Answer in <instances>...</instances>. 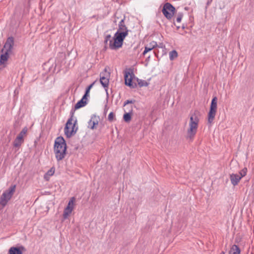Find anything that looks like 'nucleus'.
I'll return each mask as SVG.
<instances>
[{
  "label": "nucleus",
  "mask_w": 254,
  "mask_h": 254,
  "mask_svg": "<svg viewBox=\"0 0 254 254\" xmlns=\"http://www.w3.org/2000/svg\"><path fill=\"white\" fill-rule=\"evenodd\" d=\"M125 18L122 19L118 25V29L115 34V42L113 46L115 47H122L124 40L128 35V30L125 24Z\"/></svg>",
  "instance_id": "nucleus-1"
},
{
  "label": "nucleus",
  "mask_w": 254,
  "mask_h": 254,
  "mask_svg": "<svg viewBox=\"0 0 254 254\" xmlns=\"http://www.w3.org/2000/svg\"><path fill=\"white\" fill-rule=\"evenodd\" d=\"M54 151L58 161L63 160L65 157L66 151V144L63 137H58L55 139Z\"/></svg>",
  "instance_id": "nucleus-2"
},
{
  "label": "nucleus",
  "mask_w": 254,
  "mask_h": 254,
  "mask_svg": "<svg viewBox=\"0 0 254 254\" xmlns=\"http://www.w3.org/2000/svg\"><path fill=\"white\" fill-rule=\"evenodd\" d=\"M199 119L195 114H192L190 117L189 128L187 130V139L190 141H192L197 132L198 127Z\"/></svg>",
  "instance_id": "nucleus-3"
},
{
  "label": "nucleus",
  "mask_w": 254,
  "mask_h": 254,
  "mask_svg": "<svg viewBox=\"0 0 254 254\" xmlns=\"http://www.w3.org/2000/svg\"><path fill=\"white\" fill-rule=\"evenodd\" d=\"M73 114L74 111L72 110L70 113L71 117L67 120L64 129V133L68 138L70 137L72 135L75 134L77 129V127H75L76 120H75L73 123H72V117L73 116Z\"/></svg>",
  "instance_id": "nucleus-4"
},
{
  "label": "nucleus",
  "mask_w": 254,
  "mask_h": 254,
  "mask_svg": "<svg viewBox=\"0 0 254 254\" xmlns=\"http://www.w3.org/2000/svg\"><path fill=\"white\" fill-rule=\"evenodd\" d=\"M16 185H12L3 192L0 198V208H2L6 205L13 194Z\"/></svg>",
  "instance_id": "nucleus-5"
},
{
  "label": "nucleus",
  "mask_w": 254,
  "mask_h": 254,
  "mask_svg": "<svg viewBox=\"0 0 254 254\" xmlns=\"http://www.w3.org/2000/svg\"><path fill=\"white\" fill-rule=\"evenodd\" d=\"M217 106V98L216 96L213 97L210 107V110L208 114V123L211 124L213 123L216 116Z\"/></svg>",
  "instance_id": "nucleus-6"
},
{
  "label": "nucleus",
  "mask_w": 254,
  "mask_h": 254,
  "mask_svg": "<svg viewBox=\"0 0 254 254\" xmlns=\"http://www.w3.org/2000/svg\"><path fill=\"white\" fill-rule=\"evenodd\" d=\"M110 73L108 72L106 68L100 74V82L103 87L105 88L107 95H108V88L109 83V77Z\"/></svg>",
  "instance_id": "nucleus-7"
},
{
  "label": "nucleus",
  "mask_w": 254,
  "mask_h": 254,
  "mask_svg": "<svg viewBox=\"0 0 254 254\" xmlns=\"http://www.w3.org/2000/svg\"><path fill=\"white\" fill-rule=\"evenodd\" d=\"M175 8L170 3H166L162 9V13L164 16L168 19H171L174 14Z\"/></svg>",
  "instance_id": "nucleus-8"
},
{
  "label": "nucleus",
  "mask_w": 254,
  "mask_h": 254,
  "mask_svg": "<svg viewBox=\"0 0 254 254\" xmlns=\"http://www.w3.org/2000/svg\"><path fill=\"white\" fill-rule=\"evenodd\" d=\"M124 76L125 84L126 85L128 86L130 88H134L136 86V84L135 83L133 84L132 82L133 78L135 77L134 74L132 69H129L128 70L125 71Z\"/></svg>",
  "instance_id": "nucleus-9"
},
{
  "label": "nucleus",
  "mask_w": 254,
  "mask_h": 254,
  "mask_svg": "<svg viewBox=\"0 0 254 254\" xmlns=\"http://www.w3.org/2000/svg\"><path fill=\"white\" fill-rule=\"evenodd\" d=\"M14 45V39L13 37L7 38L4 45L3 48L1 49V52H7L11 54Z\"/></svg>",
  "instance_id": "nucleus-10"
},
{
  "label": "nucleus",
  "mask_w": 254,
  "mask_h": 254,
  "mask_svg": "<svg viewBox=\"0 0 254 254\" xmlns=\"http://www.w3.org/2000/svg\"><path fill=\"white\" fill-rule=\"evenodd\" d=\"M115 42V35L112 37L110 34H106L105 36L104 43L106 45H109V48L112 50H117L121 47H114L113 46V43Z\"/></svg>",
  "instance_id": "nucleus-11"
},
{
  "label": "nucleus",
  "mask_w": 254,
  "mask_h": 254,
  "mask_svg": "<svg viewBox=\"0 0 254 254\" xmlns=\"http://www.w3.org/2000/svg\"><path fill=\"white\" fill-rule=\"evenodd\" d=\"M24 247L20 246L19 247H12L8 251L9 254H23V252L25 251Z\"/></svg>",
  "instance_id": "nucleus-12"
},
{
  "label": "nucleus",
  "mask_w": 254,
  "mask_h": 254,
  "mask_svg": "<svg viewBox=\"0 0 254 254\" xmlns=\"http://www.w3.org/2000/svg\"><path fill=\"white\" fill-rule=\"evenodd\" d=\"M158 44L156 42L152 41L147 44L144 47V50L142 53V55L145 56L148 52L157 47Z\"/></svg>",
  "instance_id": "nucleus-13"
},
{
  "label": "nucleus",
  "mask_w": 254,
  "mask_h": 254,
  "mask_svg": "<svg viewBox=\"0 0 254 254\" xmlns=\"http://www.w3.org/2000/svg\"><path fill=\"white\" fill-rule=\"evenodd\" d=\"M230 178L232 184L235 186L238 184L242 178L239 174H232L230 175Z\"/></svg>",
  "instance_id": "nucleus-14"
},
{
  "label": "nucleus",
  "mask_w": 254,
  "mask_h": 254,
  "mask_svg": "<svg viewBox=\"0 0 254 254\" xmlns=\"http://www.w3.org/2000/svg\"><path fill=\"white\" fill-rule=\"evenodd\" d=\"M2 54H1L0 57V65H3V66L5 67V64L7 62L9 55L10 54L7 52H2Z\"/></svg>",
  "instance_id": "nucleus-15"
},
{
  "label": "nucleus",
  "mask_w": 254,
  "mask_h": 254,
  "mask_svg": "<svg viewBox=\"0 0 254 254\" xmlns=\"http://www.w3.org/2000/svg\"><path fill=\"white\" fill-rule=\"evenodd\" d=\"M87 98H84V95L82 97V99L77 102V103L74 106V109L77 110L81 107L85 106L86 104Z\"/></svg>",
  "instance_id": "nucleus-16"
},
{
  "label": "nucleus",
  "mask_w": 254,
  "mask_h": 254,
  "mask_svg": "<svg viewBox=\"0 0 254 254\" xmlns=\"http://www.w3.org/2000/svg\"><path fill=\"white\" fill-rule=\"evenodd\" d=\"M98 119H97L95 116H92L90 120L88 122V125L90 128L92 129H94L95 126L98 125Z\"/></svg>",
  "instance_id": "nucleus-17"
},
{
  "label": "nucleus",
  "mask_w": 254,
  "mask_h": 254,
  "mask_svg": "<svg viewBox=\"0 0 254 254\" xmlns=\"http://www.w3.org/2000/svg\"><path fill=\"white\" fill-rule=\"evenodd\" d=\"M55 169L54 167H52L48 172L44 175V178L46 181H49L50 178L55 173Z\"/></svg>",
  "instance_id": "nucleus-18"
},
{
  "label": "nucleus",
  "mask_w": 254,
  "mask_h": 254,
  "mask_svg": "<svg viewBox=\"0 0 254 254\" xmlns=\"http://www.w3.org/2000/svg\"><path fill=\"white\" fill-rule=\"evenodd\" d=\"M241 250L239 247L236 245H234L231 248L229 254H240Z\"/></svg>",
  "instance_id": "nucleus-19"
},
{
  "label": "nucleus",
  "mask_w": 254,
  "mask_h": 254,
  "mask_svg": "<svg viewBox=\"0 0 254 254\" xmlns=\"http://www.w3.org/2000/svg\"><path fill=\"white\" fill-rule=\"evenodd\" d=\"M72 208H69V207H66L64 211L63 217L64 219H66L68 216L71 213Z\"/></svg>",
  "instance_id": "nucleus-20"
},
{
  "label": "nucleus",
  "mask_w": 254,
  "mask_h": 254,
  "mask_svg": "<svg viewBox=\"0 0 254 254\" xmlns=\"http://www.w3.org/2000/svg\"><path fill=\"white\" fill-rule=\"evenodd\" d=\"M137 81L139 87H146L149 85V83L146 80L140 79L137 78Z\"/></svg>",
  "instance_id": "nucleus-21"
},
{
  "label": "nucleus",
  "mask_w": 254,
  "mask_h": 254,
  "mask_svg": "<svg viewBox=\"0 0 254 254\" xmlns=\"http://www.w3.org/2000/svg\"><path fill=\"white\" fill-rule=\"evenodd\" d=\"M178 57V53L176 50H173L169 53V58L171 61L174 60Z\"/></svg>",
  "instance_id": "nucleus-22"
},
{
  "label": "nucleus",
  "mask_w": 254,
  "mask_h": 254,
  "mask_svg": "<svg viewBox=\"0 0 254 254\" xmlns=\"http://www.w3.org/2000/svg\"><path fill=\"white\" fill-rule=\"evenodd\" d=\"M131 113H126L125 114L123 117L124 121L127 123L130 122L131 120Z\"/></svg>",
  "instance_id": "nucleus-23"
},
{
  "label": "nucleus",
  "mask_w": 254,
  "mask_h": 254,
  "mask_svg": "<svg viewBox=\"0 0 254 254\" xmlns=\"http://www.w3.org/2000/svg\"><path fill=\"white\" fill-rule=\"evenodd\" d=\"M95 81L93 82L92 83H91L90 85H89L87 88L86 89L85 93L84 94V98H87V96H89L88 94L90 92V89L93 87L94 84H95Z\"/></svg>",
  "instance_id": "nucleus-24"
},
{
  "label": "nucleus",
  "mask_w": 254,
  "mask_h": 254,
  "mask_svg": "<svg viewBox=\"0 0 254 254\" xmlns=\"http://www.w3.org/2000/svg\"><path fill=\"white\" fill-rule=\"evenodd\" d=\"M27 127H24L22 130L20 132V133L18 134V136L24 138V136L26 135L27 132Z\"/></svg>",
  "instance_id": "nucleus-25"
},
{
  "label": "nucleus",
  "mask_w": 254,
  "mask_h": 254,
  "mask_svg": "<svg viewBox=\"0 0 254 254\" xmlns=\"http://www.w3.org/2000/svg\"><path fill=\"white\" fill-rule=\"evenodd\" d=\"M22 143L23 142L15 138L13 142V145L14 147L19 148Z\"/></svg>",
  "instance_id": "nucleus-26"
},
{
  "label": "nucleus",
  "mask_w": 254,
  "mask_h": 254,
  "mask_svg": "<svg viewBox=\"0 0 254 254\" xmlns=\"http://www.w3.org/2000/svg\"><path fill=\"white\" fill-rule=\"evenodd\" d=\"M75 200V198L74 197H72L70 198V200L69 201L67 206L66 207H69V208H73V202Z\"/></svg>",
  "instance_id": "nucleus-27"
},
{
  "label": "nucleus",
  "mask_w": 254,
  "mask_h": 254,
  "mask_svg": "<svg viewBox=\"0 0 254 254\" xmlns=\"http://www.w3.org/2000/svg\"><path fill=\"white\" fill-rule=\"evenodd\" d=\"M247 169L246 168H244L243 169H242L239 173V174L240 177L241 178L245 176L247 174Z\"/></svg>",
  "instance_id": "nucleus-28"
},
{
  "label": "nucleus",
  "mask_w": 254,
  "mask_h": 254,
  "mask_svg": "<svg viewBox=\"0 0 254 254\" xmlns=\"http://www.w3.org/2000/svg\"><path fill=\"white\" fill-rule=\"evenodd\" d=\"M183 16V14L182 12L179 13L176 18V22L178 23H180L182 20Z\"/></svg>",
  "instance_id": "nucleus-29"
},
{
  "label": "nucleus",
  "mask_w": 254,
  "mask_h": 254,
  "mask_svg": "<svg viewBox=\"0 0 254 254\" xmlns=\"http://www.w3.org/2000/svg\"><path fill=\"white\" fill-rule=\"evenodd\" d=\"M115 117V115L113 112H111L108 117V119L110 122H112Z\"/></svg>",
  "instance_id": "nucleus-30"
},
{
  "label": "nucleus",
  "mask_w": 254,
  "mask_h": 254,
  "mask_svg": "<svg viewBox=\"0 0 254 254\" xmlns=\"http://www.w3.org/2000/svg\"><path fill=\"white\" fill-rule=\"evenodd\" d=\"M135 102L134 100H127V101H126L124 104V106H125L126 105L128 104H132L134 102Z\"/></svg>",
  "instance_id": "nucleus-31"
},
{
  "label": "nucleus",
  "mask_w": 254,
  "mask_h": 254,
  "mask_svg": "<svg viewBox=\"0 0 254 254\" xmlns=\"http://www.w3.org/2000/svg\"><path fill=\"white\" fill-rule=\"evenodd\" d=\"M15 138H16L17 140H18L19 141H21L23 143L24 142V138L21 137H19V136H17V137Z\"/></svg>",
  "instance_id": "nucleus-32"
},
{
  "label": "nucleus",
  "mask_w": 254,
  "mask_h": 254,
  "mask_svg": "<svg viewBox=\"0 0 254 254\" xmlns=\"http://www.w3.org/2000/svg\"><path fill=\"white\" fill-rule=\"evenodd\" d=\"M164 47V45L163 43H160L159 45H158V46H157V47H158V48H163Z\"/></svg>",
  "instance_id": "nucleus-33"
},
{
  "label": "nucleus",
  "mask_w": 254,
  "mask_h": 254,
  "mask_svg": "<svg viewBox=\"0 0 254 254\" xmlns=\"http://www.w3.org/2000/svg\"><path fill=\"white\" fill-rule=\"evenodd\" d=\"M220 254H225L224 252H221Z\"/></svg>",
  "instance_id": "nucleus-34"
},
{
  "label": "nucleus",
  "mask_w": 254,
  "mask_h": 254,
  "mask_svg": "<svg viewBox=\"0 0 254 254\" xmlns=\"http://www.w3.org/2000/svg\"><path fill=\"white\" fill-rule=\"evenodd\" d=\"M220 254H225L224 252H221Z\"/></svg>",
  "instance_id": "nucleus-35"
},
{
  "label": "nucleus",
  "mask_w": 254,
  "mask_h": 254,
  "mask_svg": "<svg viewBox=\"0 0 254 254\" xmlns=\"http://www.w3.org/2000/svg\"><path fill=\"white\" fill-rule=\"evenodd\" d=\"M150 56H149L147 57V59L149 60V59H150Z\"/></svg>",
  "instance_id": "nucleus-36"
},
{
  "label": "nucleus",
  "mask_w": 254,
  "mask_h": 254,
  "mask_svg": "<svg viewBox=\"0 0 254 254\" xmlns=\"http://www.w3.org/2000/svg\"><path fill=\"white\" fill-rule=\"evenodd\" d=\"M153 53L155 55H156V53L155 51H154Z\"/></svg>",
  "instance_id": "nucleus-37"
},
{
  "label": "nucleus",
  "mask_w": 254,
  "mask_h": 254,
  "mask_svg": "<svg viewBox=\"0 0 254 254\" xmlns=\"http://www.w3.org/2000/svg\"><path fill=\"white\" fill-rule=\"evenodd\" d=\"M56 66H57V64H56L55 68H56Z\"/></svg>",
  "instance_id": "nucleus-38"
}]
</instances>
